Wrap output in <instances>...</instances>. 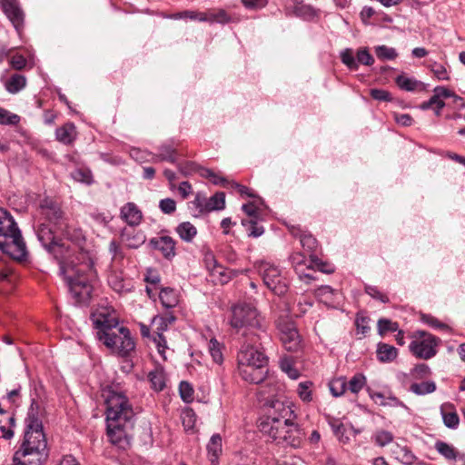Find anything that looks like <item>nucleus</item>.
Listing matches in <instances>:
<instances>
[{
  "mask_svg": "<svg viewBox=\"0 0 465 465\" xmlns=\"http://www.w3.org/2000/svg\"><path fill=\"white\" fill-rule=\"evenodd\" d=\"M292 233L293 234V236L300 239L302 246L307 252H312L316 250L318 242L317 240L311 233L294 228L292 230Z\"/></svg>",
  "mask_w": 465,
  "mask_h": 465,
  "instance_id": "nucleus-24",
  "label": "nucleus"
},
{
  "mask_svg": "<svg viewBox=\"0 0 465 465\" xmlns=\"http://www.w3.org/2000/svg\"><path fill=\"white\" fill-rule=\"evenodd\" d=\"M312 385V381H304V382L299 383L297 391H298L300 398L303 401L309 402L312 400V391H311Z\"/></svg>",
  "mask_w": 465,
  "mask_h": 465,
  "instance_id": "nucleus-48",
  "label": "nucleus"
},
{
  "mask_svg": "<svg viewBox=\"0 0 465 465\" xmlns=\"http://www.w3.org/2000/svg\"><path fill=\"white\" fill-rule=\"evenodd\" d=\"M204 16L206 18L204 22L226 24L231 21L229 15L224 10H219L217 13L211 14L204 13Z\"/></svg>",
  "mask_w": 465,
  "mask_h": 465,
  "instance_id": "nucleus-44",
  "label": "nucleus"
},
{
  "mask_svg": "<svg viewBox=\"0 0 465 465\" xmlns=\"http://www.w3.org/2000/svg\"><path fill=\"white\" fill-rule=\"evenodd\" d=\"M282 370L288 374V376L292 379H297L299 377L298 371L293 368L291 362L287 360H282L281 361Z\"/></svg>",
  "mask_w": 465,
  "mask_h": 465,
  "instance_id": "nucleus-61",
  "label": "nucleus"
},
{
  "mask_svg": "<svg viewBox=\"0 0 465 465\" xmlns=\"http://www.w3.org/2000/svg\"><path fill=\"white\" fill-rule=\"evenodd\" d=\"M192 208L198 212L199 214L211 213L213 211H220L225 208V194L218 192L210 198L203 193L198 192L194 200L190 203Z\"/></svg>",
  "mask_w": 465,
  "mask_h": 465,
  "instance_id": "nucleus-13",
  "label": "nucleus"
},
{
  "mask_svg": "<svg viewBox=\"0 0 465 465\" xmlns=\"http://www.w3.org/2000/svg\"><path fill=\"white\" fill-rule=\"evenodd\" d=\"M277 329L283 347L288 351H298L302 347L301 336L294 322L288 317L277 320Z\"/></svg>",
  "mask_w": 465,
  "mask_h": 465,
  "instance_id": "nucleus-11",
  "label": "nucleus"
},
{
  "mask_svg": "<svg viewBox=\"0 0 465 465\" xmlns=\"http://www.w3.org/2000/svg\"><path fill=\"white\" fill-rule=\"evenodd\" d=\"M108 282L110 286L113 288V290L115 291L116 292L122 293L129 290L124 280L119 274L114 273L110 275Z\"/></svg>",
  "mask_w": 465,
  "mask_h": 465,
  "instance_id": "nucleus-39",
  "label": "nucleus"
},
{
  "mask_svg": "<svg viewBox=\"0 0 465 465\" xmlns=\"http://www.w3.org/2000/svg\"><path fill=\"white\" fill-rule=\"evenodd\" d=\"M365 292L369 294L371 297H372L375 300H378L383 303L389 302V298L386 294L382 293L379 291V289L376 286L372 285H366L365 286Z\"/></svg>",
  "mask_w": 465,
  "mask_h": 465,
  "instance_id": "nucleus-54",
  "label": "nucleus"
},
{
  "mask_svg": "<svg viewBox=\"0 0 465 465\" xmlns=\"http://www.w3.org/2000/svg\"><path fill=\"white\" fill-rule=\"evenodd\" d=\"M148 379L155 391H160L165 386L163 373L161 371L154 370L150 371L148 374Z\"/></svg>",
  "mask_w": 465,
  "mask_h": 465,
  "instance_id": "nucleus-36",
  "label": "nucleus"
},
{
  "mask_svg": "<svg viewBox=\"0 0 465 465\" xmlns=\"http://www.w3.org/2000/svg\"><path fill=\"white\" fill-rule=\"evenodd\" d=\"M395 82L397 85L404 91L411 92L416 90L419 86L422 85L421 82L417 81L414 78L407 77L404 74H401L396 77Z\"/></svg>",
  "mask_w": 465,
  "mask_h": 465,
  "instance_id": "nucleus-30",
  "label": "nucleus"
},
{
  "mask_svg": "<svg viewBox=\"0 0 465 465\" xmlns=\"http://www.w3.org/2000/svg\"><path fill=\"white\" fill-rule=\"evenodd\" d=\"M160 153L155 156L154 162L157 161H167L172 163H176L177 158V151L176 149L171 145V144H163L160 147Z\"/></svg>",
  "mask_w": 465,
  "mask_h": 465,
  "instance_id": "nucleus-28",
  "label": "nucleus"
},
{
  "mask_svg": "<svg viewBox=\"0 0 465 465\" xmlns=\"http://www.w3.org/2000/svg\"><path fill=\"white\" fill-rule=\"evenodd\" d=\"M342 64H344L350 70H357L358 63L354 57L353 51L351 48H346L341 52L340 54Z\"/></svg>",
  "mask_w": 465,
  "mask_h": 465,
  "instance_id": "nucleus-37",
  "label": "nucleus"
},
{
  "mask_svg": "<svg viewBox=\"0 0 465 465\" xmlns=\"http://www.w3.org/2000/svg\"><path fill=\"white\" fill-rule=\"evenodd\" d=\"M159 299L163 306L167 309L175 307L179 302L176 291L169 287L161 289Z\"/></svg>",
  "mask_w": 465,
  "mask_h": 465,
  "instance_id": "nucleus-26",
  "label": "nucleus"
},
{
  "mask_svg": "<svg viewBox=\"0 0 465 465\" xmlns=\"http://www.w3.org/2000/svg\"><path fill=\"white\" fill-rule=\"evenodd\" d=\"M38 403L33 400L25 418V430L19 449L40 450H47V441L43 430V423L38 415Z\"/></svg>",
  "mask_w": 465,
  "mask_h": 465,
  "instance_id": "nucleus-7",
  "label": "nucleus"
},
{
  "mask_svg": "<svg viewBox=\"0 0 465 465\" xmlns=\"http://www.w3.org/2000/svg\"><path fill=\"white\" fill-rule=\"evenodd\" d=\"M35 232L43 247L62 264L64 260L69 256L70 251L63 241L54 235V231L50 227V224L40 223L35 229Z\"/></svg>",
  "mask_w": 465,
  "mask_h": 465,
  "instance_id": "nucleus-8",
  "label": "nucleus"
},
{
  "mask_svg": "<svg viewBox=\"0 0 465 465\" xmlns=\"http://www.w3.org/2000/svg\"><path fill=\"white\" fill-rule=\"evenodd\" d=\"M366 384V378L361 373L355 374L348 382L347 388L352 393H358Z\"/></svg>",
  "mask_w": 465,
  "mask_h": 465,
  "instance_id": "nucleus-38",
  "label": "nucleus"
},
{
  "mask_svg": "<svg viewBox=\"0 0 465 465\" xmlns=\"http://www.w3.org/2000/svg\"><path fill=\"white\" fill-rule=\"evenodd\" d=\"M89 298L91 297V292L95 291L99 287V280L97 272L94 269L93 262L89 260Z\"/></svg>",
  "mask_w": 465,
  "mask_h": 465,
  "instance_id": "nucleus-55",
  "label": "nucleus"
},
{
  "mask_svg": "<svg viewBox=\"0 0 465 465\" xmlns=\"http://www.w3.org/2000/svg\"><path fill=\"white\" fill-rule=\"evenodd\" d=\"M200 165L194 162H184L178 163V169L183 176H190L193 173H198Z\"/></svg>",
  "mask_w": 465,
  "mask_h": 465,
  "instance_id": "nucleus-45",
  "label": "nucleus"
},
{
  "mask_svg": "<svg viewBox=\"0 0 465 465\" xmlns=\"http://www.w3.org/2000/svg\"><path fill=\"white\" fill-rule=\"evenodd\" d=\"M149 244L153 249L159 251L167 260H171L176 255V242L171 236L163 235L152 238Z\"/></svg>",
  "mask_w": 465,
  "mask_h": 465,
  "instance_id": "nucleus-17",
  "label": "nucleus"
},
{
  "mask_svg": "<svg viewBox=\"0 0 465 465\" xmlns=\"http://www.w3.org/2000/svg\"><path fill=\"white\" fill-rule=\"evenodd\" d=\"M180 395L183 401L190 402L193 400V389L187 381H181L179 385Z\"/></svg>",
  "mask_w": 465,
  "mask_h": 465,
  "instance_id": "nucleus-56",
  "label": "nucleus"
},
{
  "mask_svg": "<svg viewBox=\"0 0 465 465\" xmlns=\"http://www.w3.org/2000/svg\"><path fill=\"white\" fill-rule=\"evenodd\" d=\"M242 210L250 217V219H258V209L253 203L242 204Z\"/></svg>",
  "mask_w": 465,
  "mask_h": 465,
  "instance_id": "nucleus-63",
  "label": "nucleus"
},
{
  "mask_svg": "<svg viewBox=\"0 0 465 465\" xmlns=\"http://www.w3.org/2000/svg\"><path fill=\"white\" fill-rule=\"evenodd\" d=\"M207 450L212 465H216L222 453V437L220 434L216 433L211 437L207 444Z\"/></svg>",
  "mask_w": 465,
  "mask_h": 465,
  "instance_id": "nucleus-22",
  "label": "nucleus"
},
{
  "mask_svg": "<svg viewBox=\"0 0 465 465\" xmlns=\"http://www.w3.org/2000/svg\"><path fill=\"white\" fill-rule=\"evenodd\" d=\"M231 326L239 331L245 329L242 335L246 338L257 337L261 344L270 343L271 337L266 332L264 320L259 315L257 310L250 304H236L232 308Z\"/></svg>",
  "mask_w": 465,
  "mask_h": 465,
  "instance_id": "nucleus-5",
  "label": "nucleus"
},
{
  "mask_svg": "<svg viewBox=\"0 0 465 465\" xmlns=\"http://www.w3.org/2000/svg\"><path fill=\"white\" fill-rule=\"evenodd\" d=\"M209 351H210L213 360L216 363L223 362V353L221 351V345L215 339H212L210 341Z\"/></svg>",
  "mask_w": 465,
  "mask_h": 465,
  "instance_id": "nucleus-53",
  "label": "nucleus"
},
{
  "mask_svg": "<svg viewBox=\"0 0 465 465\" xmlns=\"http://www.w3.org/2000/svg\"><path fill=\"white\" fill-rule=\"evenodd\" d=\"M90 319L98 341L118 357H131L135 350L134 340L127 327L119 326V319L113 307L99 305L92 311Z\"/></svg>",
  "mask_w": 465,
  "mask_h": 465,
  "instance_id": "nucleus-2",
  "label": "nucleus"
},
{
  "mask_svg": "<svg viewBox=\"0 0 465 465\" xmlns=\"http://www.w3.org/2000/svg\"><path fill=\"white\" fill-rule=\"evenodd\" d=\"M107 436L120 449L130 444L129 431L134 427V412L128 398L121 393L110 391L105 400Z\"/></svg>",
  "mask_w": 465,
  "mask_h": 465,
  "instance_id": "nucleus-3",
  "label": "nucleus"
},
{
  "mask_svg": "<svg viewBox=\"0 0 465 465\" xmlns=\"http://www.w3.org/2000/svg\"><path fill=\"white\" fill-rule=\"evenodd\" d=\"M257 220L258 219L242 220V224L247 228L248 235L250 237H259L264 232V228L258 225Z\"/></svg>",
  "mask_w": 465,
  "mask_h": 465,
  "instance_id": "nucleus-34",
  "label": "nucleus"
},
{
  "mask_svg": "<svg viewBox=\"0 0 465 465\" xmlns=\"http://www.w3.org/2000/svg\"><path fill=\"white\" fill-rule=\"evenodd\" d=\"M356 61L358 64L371 65L374 63V58L367 48H361L356 53Z\"/></svg>",
  "mask_w": 465,
  "mask_h": 465,
  "instance_id": "nucleus-52",
  "label": "nucleus"
},
{
  "mask_svg": "<svg viewBox=\"0 0 465 465\" xmlns=\"http://www.w3.org/2000/svg\"><path fill=\"white\" fill-rule=\"evenodd\" d=\"M370 318L357 314L356 320H355V325L357 328V332L361 333L362 337H364L371 330V327L369 326Z\"/></svg>",
  "mask_w": 465,
  "mask_h": 465,
  "instance_id": "nucleus-47",
  "label": "nucleus"
},
{
  "mask_svg": "<svg viewBox=\"0 0 465 465\" xmlns=\"http://www.w3.org/2000/svg\"><path fill=\"white\" fill-rule=\"evenodd\" d=\"M370 94L374 100L377 101L391 102L392 100L391 93L384 89H371Z\"/></svg>",
  "mask_w": 465,
  "mask_h": 465,
  "instance_id": "nucleus-58",
  "label": "nucleus"
},
{
  "mask_svg": "<svg viewBox=\"0 0 465 465\" xmlns=\"http://www.w3.org/2000/svg\"><path fill=\"white\" fill-rule=\"evenodd\" d=\"M121 237L123 241L127 242L128 247L134 249L138 248L145 241L143 233L142 232H135L134 229L123 230Z\"/></svg>",
  "mask_w": 465,
  "mask_h": 465,
  "instance_id": "nucleus-23",
  "label": "nucleus"
},
{
  "mask_svg": "<svg viewBox=\"0 0 465 465\" xmlns=\"http://www.w3.org/2000/svg\"><path fill=\"white\" fill-rule=\"evenodd\" d=\"M445 106V103L443 100H440L438 95L434 93V94L430 98L429 101L423 102L420 108L421 110L433 109L437 115L440 114V110Z\"/></svg>",
  "mask_w": 465,
  "mask_h": 465,
  "instance_id": "nucleus-33",
  "label": "nucleus"
},
{
  "mask_svg": "<svg viewBox=\"0 0 465 465\" xmlns=\"http://www.w3.org/2000/svg\"><path fill=\"white\" fill-rule=\"evenodd\" d=\"M0 250L14 259L26 255V246L13 216L0 208Z\"/></svg>",
  "mask_w": 465,
  "mask_h": 465,
  "instance_id": "nucleus-6",
  "label": "nucleus"
},
{
  "mask_svg": "<svg viewBox=\"0 0 465 465\" xmlns=\"http://www.w3.org/2000/svg\"><path fill=\"white\" fill-rule=\"evenodd\" d=\"M440 340L431 333L424 331H417L413 334V340L409 348L414 356L419 359L429 360L437 354L436 347Z\"/></svg>",
  "mask_w": 465,
  "mask_h": 465,
  "instance_id": "nucleus-9",
  "label": "nucleus"
},
{
  "mask_svg": "<svg viewBox=\"0 0 465 465\" xmlns=\"http://www.w3.org/2000/svg\"><path fill=\"white\" fill-rule=\"evenodd\" d=\"M213 273L219 274L222 283H226L238 275V271L225 269L222 265L217 264L213 267Z\"/></svg>",
  "mask_w": 465,
  "mask_h": 465,
  "instance_id": "nucleus-40",
  "label": "nucleus"
},
{
  "mask_svg": "<svg viewBox=\"0 0 465 465\" xmlns=\"http://www.w3.org/2000/svg\"><path fill=\"white\" fill-rule=\"evenodd\" d=\"M40 214L45 222L56 227L62 226L64 213L52 199L45 198L39 204Z\"/></svg>",
  "mask_w": 465,
  "mask_h": 465,
  "instance_id": "nucleus-14",
  "label": "nucleus"
},
{
  "mask_svg": "<svg viewBox=\"0 0 465 465\" xmlns=\"http://www.w3.org/2000/svg\"><path fill=\"white\" fill-rule=\"evenodd\" d=\"M1 8L15 30L19 33L25 23V13L17 0H3Z\"/></svg>",
  "mask_w": 465,
  "mask_h": 465,
  "instance_id": "nucleus-15",
  "label": "nucleus"
},
{
  "mask_svg": "<svg viewBox=\"0 0 465 465\" xmlns=\"http://www.w3.org/2000/svg\"><path fill=\"white\" fill-rule=\"evenodd\" d=\"M175 232L179 235V237L186 242H193V238L197 234V229L196 227L191 223L190 222H183L181 223L176 228Z\"/></svg>",
  "mask_w": 465,
  "mask_h": 465,
  "instance_id": "nucleus-27",
  "label": "nucleus"
},
{
  "mask_svg": "<svg viewBox=\"0 0 465 465\" xmlns=\"http://www.w3.org/2000/svg\"><path fill=\"white\" fill-rule=\"evenodd\" d=\"M274 391V386L269 384L259 390L258 394L267 408L266 416L261 421L259 429L279 445L299 448L303 433L298 424L293 422L296 415L289 402L270 398Z\"/></svg>",
  "mask_w": 465,
  "mask_h": 465,
  "instance_id": "nucleus-1",
  "label": "nucleus"
},
{
  "mask_svg": "<svg viewBox=\"0 0 465 465\" xmlns=\"http://www.w3.org/2000/svg\"><path fill=\"white\" fill-rule=\"evenodd\" d=\"M375 443L381 447H384L393 440V435L388 430H379L374 436Z\"/></svg>",
  "mask_w": 465,
  "mask_h": 465,
  "instance_id": "nucleus-51",
  "label": "nucleus"
},
{
  "mask_svg": "<svg viewBox=\"0 0 465 465\" xmlns=\"http://www.w3.org/2000/svg\"><path fill=\"white\" fill-rule=\"evenodd\" d=\"M378 333L383 336L387 331H397L399 330V324L396 322H392L390 319L381 318L377 322Z\"/></svg>",
  "mask_w": 465,
  "mask_h": 465,
  "instance_id": "nucleus-35",
  "label": "nucleus"
},
{
  "mask_svg": "<svg viewBox=\"0 0 465 465\" xmlns=\"http://www.w3.org/2000/svg\"><path fill=\"white\" fill-rule=\"evenodd\" d=\"M168 17L173 20L189 18L191 20H198L200 22H204L206 19L204 13L193 10H184L183 12L174 13L170 15Z\"/></svg>",
  "mask_w": 465,
  "mask_h": 465,
  "instance_id": "nucleus-32",
  "label": "nucleus"
},
{
  "mask_svg": "<svg viewBox=\"0 0 465 465\" xmlns=\"http://www.w3.org/2000/svg\"><path fill=\"white\" fill-rule=\"evenodd\" d=\"M20 122V116L10 113L6 109L0 107V124L15 125Z\"/></svg>",
  "mask_w": 465,
  "mask_h": 465,
  "instance_id": "nucleus-43",
  "label": "nucleus"
},
{
  "mask_svg": "<svg viewBox=\"0 0 465 465\" xmlns=\"http://www.w3.org/2000/svg\"><path fill=\"white\" fill-rule=\"evenodd\" d=\"M178 191L182 198L186 199L193 193V187L189 182L184 181L179 184Z\"/></svg>",
  "mask_w": 465,
  "mask_h": 465,
  "instance_id": "nucleus-64",
  "label": "nucleus"
},
{
  "mask_svg": "<svg viewBox=\"0 0 465 465\" xmlns=\"http://www.w3.org/2000/svg\"><path fill=\"white\" fill-rule=\"evenodd\" d=\"M347 389V382L344 378H338L330 383V391L335 397L344 394Z\"/></svg>",
  "mask_w": 465,
  "mask_h": 465,
  "instance_id": "nucleus-42",
  "label": "nucleus"
},
{
  "mask_svg": "<svg viewBox=\"0 0 465 465\" xmlns=\"http://www.w3.org/2000/svg\"><path fill=\"white\" fill-rule=\"evenodd\" d=\"M264 284L276 295H283L288 291L287 280L282 275L281 271L278 267L265 263L261 269Z\"/></svg>",
  "mask_w": 465,
  "mask_h": 465,
  "instance_id": "nucleus-12",
  "label": "nucleus"
},
{
  "mask_svg": "<svg viewBox=\"0 0 465 465\" xmlns=\"http://www.w3.org/2000/svg\"><path fill=\"white\" fill-rule=\"evenodd\" d=\"M258 363L237 364L240 376L250 383L259 384L262 382L267 374V364L257 366Z\"/></svg>",
  "mask_w": 465,
  "mask_h": 465,
  "instance_id": "nucleus-16",
  "label": "nucleus"
},
{
  "mask_svg": "<svg viewBox=\"0 0 465 465\" xmlns=\"http://www.w3.org/2000/svg\"><path fill=\"white\" fill-rule=\"evenodd\" d=\"M160 210L165 214H172L176 210V203L172 198H165L159 203Z\"/></svg>",
  "mask_w": 465,
  "mask_h": 465,
  "instance_id": "nucleus-57",
  "label": "nucleus"
},
{
  "mask_svg": "<svg viewBox=\"0 0 465 465\" xmlns=\"http://www.w3.org/2000/svg\"><path fill=\"white\" fill-rule=\"evenodd\" d=\"M430 70L439 80L450 79L446 67L441 64L433 63L430 65Z\"/></svg>",
  "mask_w": 465,
  "mask_h": 465,
  "instance_id": "nucleus-59",
  "label": "nucleus"
},
{
  "mask_svg": "<svg viewBox=\"0 0 465 465\" xmlns=\"http://www.w3.org/2000/svg\"><path fill=\"white\" fill-rule=\"evenodd\" d=\"M26 78L18 74H13L5 83L6 90L11 94H16L25 88Z\"/></svg>",
  "mask_w": 465,
  "mask_h": 465,
  "instance_id": "nucleus-29",
  "label": "nucleus"
},
{
  "mask_svg": "<svg viewBox=\"0 0 465 465\" xmlns=\"http://www.w3.org/2000/svg\"><path fill=\"white\" fill-rule=\"evenodd\" d=\"M416 380H422L430 375V369L426 363L417 364L411 371Z\"/></svg>",
  "mask_w": 465,
  "mask_h": 465,
  "instance_id": "nucleus-49",
  "label": "nucleus"
},
{
  "mask_svg": "<svg viewBox=\"0 0 465 465\" xmlns=\"http://www.w3.org/2000/svg\"><path fill=\"white\" fill-rule=\"evenodd\" d=\"M55 135L59 142L64 144L71 143L76 136L75 127L72 123H67L56 129Z\"/></svg>",
  "mask_w": 465,
  "mask_h": 465,
  "instance_id": "nucleus-25",
  "label": "nucleus"
},
{
  "mask_svg": "<svg viewBox=\"0 0 465 465\" xmlns=\"http://www.w3.org/2000/svg\"><path fill=\"white\" fill-rule=\"evenodd\" d=\"M375 54L377 57L381 60H393L398 55L394 48L386 45L377 46L375 48Z\"/></svg>",
  "mask_w": 465,
  "mask_h": 465,
  "instance_id": "nucleus-41",
  "label": "nucleus"
},
{
  "mask_svg": "<svg viewBox=\"0 0 465 465\" xmlns=\"http://www.w3.org/2000/svg\"><path fill=\"white\" fill-rule=\"evenodd\" d=\"M196 421L195 413L193 410L187 409L182 413V422L186 430H193Z\"/></svg>",
  "mask_w": 465,
  "mask_h": 465,
  "instance_id": "nucleus-46",
  "label": "nucleus"
},
{
  "mask_svg": "<svg viewBox=\"0 0 465 465\" xmlns=\"http://www.w3.org/2000/svg\"><path fill=\"white\" fill-rule=\"evenodd\" d=\"M26 63V59L22 54H15L10 60L11 66L15 70H22Z\"/></svg>",
  "mask_w": 465,
  "mask_h": 465,
  "instance_id": "nucleus-62",
  "label": "nucleus"
},
{
  "mask_svg": "<svg viewBox=\"0 0 465 465\" xmlns=\"http://www.w3.org/2000/svg\"><path fill=\"white\" fill-rule=\"evenodd\" d=\"M377 359L381 362H391L398 356V350L390 344L379 342L376 350Z\"/></svg>",
  "mask_w": 465,
  "mask_h": 465,
  "instance_id": "nucleus-21",
  "label": "nucleus"
},
{
  "mask_svg": "<svg viewBox=\"0 0 465 465\" xmlns=\"http://www.w3.org/2000/svg\"><path fill=\"white\" fill-rule=\"evenodd\" d=\"M440 414L447 428L455 430L459 427L460 418L452 403H443L440 406Z\"/></svg>",
  "mask_w": 465,
  "mask_h": 465,
  "instance_id": "nucleus-18",
  "label": "nucleus"
},
{
  "mask_svg": "<svg viewBox=\"0 0 465 465\" xmlns=\"http://www.w3.org/2000/svg\"><path fill=\"white\" fill-rule=\"evenodd\" d=\"M312 262L313 263V266L317 268L319 271L325 272V273H331L334 272V268L332 265L320 261L317 257L311 255Z\"/></svg>",
  "mask_w": 465,
  "mask_h": 465,
  "instance_id": "nucleus-60",
  "label": "nucleus"
},
{
  "mask_svg": "<svg viewBox=\"0 0 465 465\" xmlns=\"http://www.w3.org/2000/svg\"><path fill=\"white\" fill-rule=\"evenodd\" d=\"M410 391L419 396L430 394L436 391V383L432 381L412 383L410 387Z\"/></svg>",
  "mask_w": 465,
  "mask_h": 465,
  "instance_id": "nucleus-31",
  "label": "nucleus"
},
{
  "mask_svg": "<svg viewBox=\"0 0 465 465\" xmlns=\"http://www.w3.org/2000/svg\"><path fill=\"white\" fill-rule=\"evenodd\" d=\"M67 238L73 243V252H77L75 257L77 263L81 267L74 265L72 268L73 275L67 276V285L70 294L76 306H84L87 298V275L85 262L87 260L86 239L84 232L80 228L69 229Z\"/></svg>",
  "mask_w": 465,
  "mask_h": 465,
  "instance_id": "nucleus-4",
  "label": "nucleus"
},
{
  "mask_svg": "<svg viewBox=\"0 0 465 465\" xmlns=\"http://www.w3.org/2000/svg\"><path fill=\"white\" fill-rule=\"evenodd\" d=\"M246 342H248V344L242 345L237 354V364L258 363L257 366L268 364L267 356L258 348V345H260L263 350V345L267 343L262 342L261 344V341L258 340L257 337L246 338Z\"/></svg>",
  "mask_w": 465,
  "mask_h": 465,
  "instance_id": "nucleus-10",
  "label": "nucleus"
},
{
  "mask_svg": "<svg viewBox=\"0 0 465 465\" xmlns=\"http://www.w3.org/2000/svg\"><path fill=\"white\" fill-rule=\"evenodd\" d=\"M153 341L155 344L159 354L163 357V360L166 359L164 353L167 349V341L166 338L161 332H155V335L153 337Z\"/></svg>",
  "mask_w": 465,
  "mask_h": 465,
  "instance_id": "nucleus-50",
  "label": "nucleus"
},
{
  "mask_svg": "<svg viewBox=\"0 0 465 465\" xmlns=\"http://www.w3.org/2000/svg\"><path fill=\"white\" fill-rule=\"evenodd\" d=\"M434 448L446 460H455L459 459L460 460H463V465H465V455L460 454L451 444L438 440L435 442Z\"/></svg>",
  "mask_w": 465,
  "mask_h": 465,
  "instance_id": "nucleus-20",
  "label": "nucleus"
},
{
  "mask_svg": "<svg viewBox=\"0 0 465 465\" xmlns=\"http://www.w3.org/2000/svg\"><path fill=\"white\" fill-rule=\"evenodd\" d=\"M121 217L129 225H138L142 221V213L134 203H127L121 208Z\"/></svg>",
  "mask_w": 465,
  "mask_h": 465,
  "instance_id": "nucleus-19",
  "label": "nucleus"
}]
</instances>
